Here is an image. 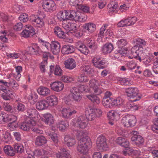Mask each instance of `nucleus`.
<instances>
[{
  "label": "nucleus",
  "instance_id": "f257e3e1",
  "mask_svg": "<svg viewBox=\"0 0 158 158\" xmlns=\"http://www.w3.org/2000/svg\"><path fill=\"white\" fill-rule=\"evenodd\" d=\"M73 129L76 132V135L79 140V143H81L83 141H87L86 138L84 136V133L82 131H78V129H76L80 128L85 129L88 127V122L85 118L82 116L76 117L73 121Z\"/></svg>",
  "mask_w": 158,
  "mask_h": 158
},
{
  "label": "nucleus",
  "instance_id": "f03ea898",
  "mask_svg": "<svg viewBox=\"0 0 158 158\" xmlns=\"http://www.w3.org/2000/svg\"><path fill=\"white\" fill-rule=\"evenodd\" d=\"M145 49L139 45L134 46L131 49L132 55L133 57L139 60L140 62H142L145 54H146Z\"/></svg>",
  "mask_w": 158,
  "mask_h": 158
},
{
  "label": "nucleus",
  "instance_id": "7ed1b4c3",
  "mask_svg": "<svg viewBox=\"0 0 158 158\" xmlns=\"http://www.w3.org/2000/svg\"><path fill=\"white\" fill-rule=\"evenodd\" d=\"M127 96L130 98L134 99L133 102L139 100L141 98V95L139 93V90L136 87H130L126 89Z\"/></svg>",
  "mask_w": 158,
  "mask_h": 158
},
{
  "label": "nucleus",
  "instance_id": "20e7f679",
  "mask_svg": "<svg viewBox=\"0 0 158 158\" xmlns=\"http://www.w3.org/2000/svg\"><path fill=\"white\" fill-rule=\"evenodd\" d=\"M89 85L94 91V93L97 95H100L102 93V91L100 88L99 81L96 79L93 78L89 81Z\"/></svg>",
  "mask_w": 158,
  "mask_h": 158
},
{
  "label": "nucleus",
  "instance_id": "39448f33",
  "mask_svg": "<svg viewBox=\"0 0 158 158\" xmlns=\"http://www.w3.org/2000/svg\"><path fill=\"white\" fill-rule=\"evenodd\" d=\"M42 7L48 12H52L56 8L55 3L52 0H44L42 2Z\"/></svg>",
  "mask_w": 158,
  "mask_h": 158
},
{
  "label": "nucleus",
  "instance_id": "423d86ee",
  "mask_svg": "<svg viewBox=\"0 0 158 158\" xmlns=\"http://www.w3.org/2000/svg\"><path fill=\"white\" fill-rule=\"evenodd\" d=\"M35 124V122L33 119L27 118L24 122L21 123L20 128L24 131H27L31 129L32 127H34Z\"/></svg>",
  "mask_w": 158,
  "mask_h": 158
},
{
  "label": "nucleus",
  "instance_id": "0eeeda50",
  "mask_svg": "<svg viewBox=\"0 0 158 158\" xmlns=\"http://www.w3.org/2000/svg\"><path fill=\"white\" fill-rule=\"evenodd\" d=\"M70 95L73 100L77 102H79L82 98V95L79 91L77 88L73 87L70 89Z\"/></svg>",
  "mask_w": 158,
  "mask_h": 158
},
{
  "label": "nucleus",
  "instance_id": "6e6552de",
  "mask_svg": "<svg viewBox=\"0 0 158 158\" xmlns=\"http://www.w3.org/2000/svg\"><path fill=\"white\" fill-rule=\"evenodd\" d=\"M90 144L87 141H83L81 143H78V145L77 147V151L81 154H86L88 152Z\"/></svg>",
  "mask_w": 158,
  "mask_h": 158
},
{
  "label": "nucleus",
  "instance_id": "1a4fd4ad",
  "mask_svg": "<svg viewBox=\"0 0 158 158\" xmlns=\"http://www.w3.org/2000/svg\"><path fill=\"white\" fill-rule=\"evenodd\" d=\"M97 148L99 150H106L107 148L106 139L105 136L100 135L96 141Z\"/></svg>",
  "mask_w": 158,
  "mask_h": 158
},
{
  "label": "nucleus",
  "instance_id": "9d476101",
  "mask_svg": "<svg viewBox=\"0 0 158 158\" xmlns=\"http://www.w3.org/2000/svg\"><path fill=\"white\" fill-rule=\"evenodd\" d=\"M101 57L99 56H96L94 57L92 60V62L96 67L100 69H103L105 62L104 60H101Z\"/></svg>",
  "mask_w": 158,
  "mask_h": 158
},
{
  "label": "nucleus",
  "instance_id": "9b49d317",
  "mask_svg": "<svg viewBox=\"0 0 158 158\" xmlns=\"http://www.w3.org/2000/svg\"><path fill=\"white\" fill-rule=\"evenodd\" d=\"M34 29L33 27L29 25L25 26V29L21 33V35L25 38L33 35L34 34Z\"/></svg>",
  "mask_w": 158,
  "mask_h": 158
},
{
  "label": "nucleus",
  "instance_id": "f8f14e48",
  "mask_svg": "<svg viewBox=\"0 0 158 158\" xmlns=\"http://www.w3.org/2000/svg\"><path fill=\"white\" fill-rule=\"evenodd\" d=\"M107 26V25L105 24L100 29V32L98 34V37L102 38L103 37L104 34L105 36H106V38H109L112 35V32L111 30L109 29H107L104 33V31H105Z\"/></svg>",
  "mask_w": 158,
  "mask_h": 158
},
{
  "label": "nucleus",
  "instance_id": "ddd939ff",
  "mask_svg": "<svg viewBox=\"0 0 158 158\" xmlns=\"http://www.w3.org/2000/svg\"><path fill=\"white\" fill-rule=\"evenodd\" d=\"M8 81V82L4 81L3 80H0V83H3L4 85L7 87L11 86L14 90L18 89L19 85L13 79L10 78Z\"/></svg>",
  "mask_w": 158,
  "mask_h": 158
},
{
  "label": "nucleus",
  "instance_id": "4468645a",
  "mask_svg": "<svg viewBox=\"0 0 158 158\" xmlns=\"http://www.w3.org/2000/svg\"><path fill=\"white\" fill-rule=\"evenodd\" d=\"M60 45L59 43L56 41L51 42L50 50L55 55L57 54L60 49Z\"/></svg>",
  "mask_w": 158,
  "mask_h": 158
},
{
  "label": "nucleus",
  "instance_id": "2eb2a0df",
  "mask_svg": "<svg viewBox=\"0 0 158 158\" xmlns=\"http://www.w3.org/2000/svg\"><path fill=\"white\" fill-rule=\"evenodd\" d=\"M51 89L56 92L62 90L64 88L63 84L60 81H55L50 84Z\"/></svg>",
  "mask_w": 158,
  "mask_h": 158
},
{
  "label": "nucleus",
  "instance_id": "dca6fc26",
  "mask_svg": "<svg viewBox=\"0 0 158 158\" xmlns=\"http://www.w3.org/2000/svg\"><path fill=\"white\" fill-rule=\"evenodd\" d=\"M60 152H58L56 154L57 158H68L70 157L69 151L64 148H61Z\"/></svg>",
  "mask_w": 158,
  "mask_h": 158
},
{
  "label": "nucleus",
  "instance_id": "f3484780",
  "mask_svg": "<svg viewBox=\"0 0 158 158\" xmlns=\"http://www.w3.org/2000/svg\"><path fill=\"white\" fill-rule=\"evenodd\" d=\"M15 120L16 116L15 115L8 116V114L4 112L0 113V121L3 122H9L11 119Z\"/></svg>",
  "mask_w": 158,
  "mask_h": 158
},
{
  "label": "nucleus",
  "instance_id": "a211bd4d",
  "mask_svg": "<svg viewBox=\"0 0 158 158\" xmlns=\"http://www.w3.org/2000/svg\"><path fill=\"white\" fill-rule=\"evenodd\" d=\"M31 23L34 26L38 27H42L44 25L43 19L37 16L32 20Z\"/></svg>",
  "mask_w": 158,
  "mask_h": 158
},
{
  "label": "nucleus",
  "instance_id": "6ab92c4d",
  "mask_svg": "<svg viewBox=\"0 0 158 158\" xmlns=\"http://www.w3.org/2000/svg\"><path fill=\"white\" fill-rule=\"evenodd\" d=\"M65 144L68 147H72L76 144V140L74 137L69 135H66L64 138Z\"/></svg>",
  "mask_w": 158,
  "mask_h": 158
},
{
  "label": "nucleus",
  "instance_id": "aec40b11",
  "mask_svg": "<svg viewBox=\"0 0 158 158\" xmlns=\"http://www.w3.org/2000/svg\"><path fill=\"white\" fill-rule=\"evenodd\" d=\"M28 48L29 52L32 54H39L41 50L40 47L36 44H31Z\"/></svg>",
  "mask_w": 158,
  "mask_h": 158
},
{
  "label": "nucleus",
  "instance_id": "412c9836",
  "mask_svg": "<svg viewBox=\"0 0 158 158\" xmlns=\"http://www.w3.org/2000/svg\"><path fill=\"white\" fill-rule=\"evenodd\" d=\"M114 47L113 45L110 43H106L104 44L102 48V52L104 54L110 53L113 50Z\"/></svg>",
  "mask_w": 158,
  "mask_h": 158
},
{
  "label": "nucleus",
  "instance_id": "4be33fe9",
  "mask_svg": "<svg viewBox=\"0 0 158 158\" xmlns=\"http://www.w3.org/2000/svg\"><path fill=\"white\" fill-rule=\"evenodd\" d=\"M38 94L40 95L45 97L49 95L50 94V89L45 87L41 86L37 90Z\"/></svg>",
  "mask_w": 158,
  "mask_h": 158
},
{
  "label": "nucleus",
  "instance_id": "5701e85b",
  "mask_svg": "<svg viewBox=\"0 0 158 158\" xmlns=\"http://www.w3.org/2000/svg\"><path fill=\"white\" fill-rule=\"evenodd\" d=\"M77 49L81 53L85 55H87L89 51L86 46L81 42L77 43Z\"/></svg>",
  "mask_w": 158,
  "mask_h": 158
},
{
  "label": "nucleus",
  "instance_id": "b1692460",
  "mask_svg": "<svg viewBox=\"0 0 158 158\" xmlns=\"http://www.w3.org/2000/svg\"><path fill=\"white\" fill-rule=\"evenodd\" d=\"M85 113L88 120L90 121L94 120L97 117L93 109H89L85 111Z\"/></svg>",
  "mask_w": 158,
  "mask_h": 158
},
{
  "label": "nucleus",
  "instance_id": "393cba45",
  "mask_svg": "<svg viewBox=\"0 0 158 158\" xmlns=\"http://www.w3.org/2000/svg\"><path fill=\"white\" fill-rule=\"evenodd\" d=\"M75 51L74 46L73 45H65L62 48L61 52L63 54H68L73 52Z\"/></svg>",
  "mask_w": 158,
  "mask_h": 158
},
{
  "label": "nucleus",
  "instance_id": "a878e982",
  "mask_svg": "<svg viewBox=\"0 0 158 158\" xmlns=\"http://www.w3.org/2000/svg\"><path fill=\"white\" fill-rule=\"evenodd\" d=\"M55 34L58 37L61 39L66 38V34L62 29L58 27H56L54 29Z\"/></svg>",
  "mask_w": 158,
  "mask_h": 158
},
{
  "label": "nucleus",
  "instance_id": "bb28decb",
  "mask_svg": "<svg viewBox=\"0 0 158 158\" xmlns=\"http://www.w3.org/2000/svg\"><path fill=\"white\" fill-rule=\"evenodd\" d=\"M67 10L61 11L57 14L58 19L60 21H62V24L66 22L67 20Z\"/></svg>",
  "mask_w": 158,
  "mask_h": 158
},
{
  "label": "nucleus",
  "instance_id": "cd10ccee",
  "mask_svg": "<svg viewBox=\"0 0 158 158\" xmlns=\"http://www.w3.org/2000/svg\"><path fill=\"white\" fill-rule=\"evenodd\" d=\"M47 101L49 106H52L57 104L58 99L55 95H52L47 97Z\"/></svg>",
  "mask_w": 158,
  "mask_h": 158
},
{
  "label": "nucleus",
  "instance_id": "c85d7f7f",
  "mask_svg": "<svg viewBox=\"0 0 158 158\" xmlns=\"http://www.w3.org/2000/svg\"><path fill=\"white\" fill-rule=\"evenodd\" d=\"M46 138L42 135L37 136L35 140V144L38 146H41L47 143Z\"/></svg>",
  "mask_w": 158,
  "mask_h": 158
},
{
  "label": "nucleus",
  "instance_id": "c756f323",
  "mask_svg": "<svg viewBox=\"0 0 158 158\" xmlns=\"http://www.w3.org/2000/svg\"><path fill=\"white\" fill-rule=\"evenodd\" d=\"M96 26L95 24L91 23L85 24L84 26L85 31L89 33H92L96 30Z\"/></svg>",
  "mask_w": 158,
  "mask_h": 158
},
{
  "label": "nucleus",
  "instance_id": "7c9ffc66",
  "mask_svg": "<svg viewBox=\"0 0 158 158\" xmlns=\"http://www.w3.org/2000/svg\"><path fill=\"white\" fill-rule=\"evenodd\" d=\"M108 116L112 120H118L120 118V112L117 111L111 110L108 113Z\"/></svg>",
  "mask_w": 158,
  "mask_h": 158
},
{
  "label": "nucleus",
  "instance_id": "2f4dec72",
  "mask_svg": "<svg viewBox=\"0 0 158 158\" xmlns=\"http://www.w3.org/2000/svg\"><path fill=\"white\" fill-rule=\"evenodd\" d=\"M3 150L5 154L9 156H12L15 154L13 148L10 145H6L3 148Z\"/></svg>",
  "mask_w": 158,
  "mask_h": 158
},
{
  "label": "nucleus",
  "instance_id": "473e14b6",
  "mask_svg": "<svg viewBox=\"0 0 158 158\" xmlns=\"http://www.w3.org/2000/svg\"><path fill=\"white\" fill-rule=\"evenodd\" d=\"M65 67L69 69H72L76 67L74 60L73 59H69L64 63Z\"/></svg>",
  "mask_w": 158,
  "mask_h": 158
},
{
  "label": "nucleus",
  "instance_id": "72a5a7b5",
  "mask_svg": "<svg viewBox=\"0 0 158 158\" xmlns=\"http://www.w3.org/2000/svg\"><path fill=\"white\" fill-rule=\"evenodd\" d=\"M127 51V48L124 49V50H120V49H118L114 52V54L113 56V58L114 59H118L120 56H123L126 54V52Z\"/></svg>",
  "mask_w": 158,
  "mask_h": 158
},
{
  "label": "nucleus",
  "instance_id": "f704fd0d",
  "mask_svg": "<svg viewBox=\"0 0 158 158\" xmlns=\"http://www.w3.org/2000/svg\"><path fill=\"white\" fill-rule=\"evenodd\" d=\"M131 140L134 141L137 145L141 144L144 143L143 138L139 135H134L131 138Z\"/></svg>",
  "mask_w": 158,
  "mask_h": 158
},
{
  "label": "nucleus",
  "instance_id": "c9c22d12",
  "mask_svg": "<svg viewBox=\"0 0 158 158\" xmlns=\"http://www.w3.org/2000/svg\"><path fill=\"white\" fill-rule=\"evenodd\" d=\"M48 106L47 101L45 100H42L37 102L36 104V107L39 110H43Z\"/></svg>",
  "mask_w": 158,
  "mask_h": 158
},
{
  "label": "nucleus",
  "instance_id": "e433bc0d",
  "mask_svg": "<svg viewBox=\"0 0 158 158\" xmlns=\"http://www.w3.org/2000/svg\"><path fill=\"white\" fill-rule=\"evenodd\" d=\"M62 27L65 29L69 31H75L76 29V25L74 23L68 22L67 24L64 23L62 24Z\"/></svg>",
  "mask_w": 158,
  "mask_h": 158
},
{
  "label": "nucleus",
  "instance_id": "4c0bfd02",
  "mask_svg": "<svg viewBox=\"0 0 158 158\" xmlns=\"http://www.w3.org/2000/svg\"><path fill=\"white\" fill-rule=\"evenodd\" d=\"M113 98H103L102 103L106 108H110L113 106Z\"/></svg>",
  "mask_w": 158,
  "mask_h": 158
},
{
  "label": "nucleus",
  "instance_id": "58836bf2",
  "mask_svg": "<svg viewBox=\"0 0 158 158\" xmlns=\"http://www.w3.org/2000/svg\"><path fill=\"white\" fill-rule=\"evenodd\" d=\"M45 122L48 125L52 124L54 122L53 116L49 113H47L44 115Z\"/></svg>",
  "mask_w": 158,
  "mask_h": 158
},
{
  "label": "nucleus",
  "instance_id": "ea45409f",
  "mask_svg": "<svg viewBox=\"0 0 158 158\" xmlns=\"http://www.w3.org/2000/svg\"><path fill=\"white\" fill-rule=\"evenodd\" d=\"M69 126L68 122L67 121H61L57 124V127L59 130L63 131L67 128Z\"/></svg>",
  "mask_w": 158,
  "mask_h": 158
},
{
  "label": "nucleus",
  "instance_id": "a19ab883",
  "mask_svg": "<svg viewBox=\"0 0 158 158\" xmlns=\"http://www.w3.org/2000/svg\"><path fill=\"white\" fill-rule=\"evenodd\" d=\"M87 19V16L83 13H81L80 12H77V14L75 21L79 22H84Z\"/></svg>",
  "mask_w": 158,
  "mask_h": 158
},
{
  "label": "nucleus",
  "instance_id": "79ce46f5",
  "mask_svg": "<svg viewBox=\"0 0 158 158\" xmlns=\"http://www.w3.org/2000/svg\"><path fill=\"white\" fill-rule=\"evenodd\" d=\"M13 146L15 153L17 152L21 153L24 152L23 145L17 143L14 144Z\"/></svg>",
  "mask_w": 158,
  "mask_h": 158
},
{
  "label": "nucleus",
  "instance_id": "37998d69",
  "mask_svg": "<svg viewBox=\"0 0 158 158\" xmlns=\"http://www.w3.org/2000/svg\"><path fill=\"white\" fill-rule=\"evenodd\" d=\"M87 45L90 48L93 50L96 49L98 47L97 43L93 38H90L88 40Z\"/></svg>",
  "mask_w": 158,
  "mask_h": 158
},
{
  "label": "nucleus",
  "instance_id": "c03bdc74",
  "mask_svg": "<svg viewBox=\"0 0 158 158\" xmlns=\"http://www.w3.org/2000/svg\"><path fill=\"white\" fill-rule=\"evenodd\" d=\"M127 44V42L126 39H121L118 40L117 43V44L118 47V49H120V50H124V49H126V48H123V47L126 46Z\"/></svg>",
  "mask_w": 158,
  "mask_h": 158
},
{
  "label": "nucleus",
  "instance_id": "a18cd8bd",
  "mask_svg": "<svg viewBox=\"0 0 158 158\" xmlns=\"http://www.w3.org/2000/svg\"><path fill=\"white\" fill-rule=\"evenodd\" d=\"M14 119H11V122L8 124L7 127L8 129L10 131H13L15 130V129L18 126V123L16 122L17 117H16V119L15 120Z\"/></svg>",
  "mask_w": 158,
  "mask_h": 158
},
{
  "label": "nucleus",
  "instance_id": "49530a36",
  "mask_svg": "<svg viewBox=\"0 0 158 158\" xmlns=\"http://www.w3.org/2000/svg\"><path fill=\"white\" fill-rule=\"evenodd\" d=\"M46 134L47 135L50 136L51 139L55 143H57L58 141V137L56 133H53L50 131H47Z\"/></svg>",
  "mask_w": 158,
  "mask_h": 158
},
{
  "label": "nucleus",
  "instance_id": "de8ad7c7",
  "mask_svg": "<svg viewBox=\"0 0 158 158\" xmlns=\"http://www.w3.org/2000/svg\"><path fill=\"white\" fill-rule=\"evenodd\" d=\"M77 12L73 10H67V20H75Z\"/></svg>",
  "mask_w": 158,
  "mask_h": 158
},
{
  "label": "nucleus",
  "instance_id": "09e8293b",
  "mask_svg": "<svg viewBox=\"0 0 158 158\" xmlns=\"http://www.w3.org/2000/svg\"><path fill=\"white\" fill-rule=\"evenodd\" d=\"M37 110L35 109H29L27 110L26 116L28 117L27 118H33L35 117V115L37 114Z\"/></svg>",
  "mask_w": 158,
  "mask_h": 158
},
{
  "label": "nucleus",
  "instance_id": "8fccbe9b",
  "mask_svg": "<svg viewBox=\"0 0 158 158\" xmlns=\"http://www.w3.org/2000/svg\"><path fill=\"white\" fill-rule=\"evenodd\" d=\"M113 106H121L124 104V100L121 97H118L116 99L113 98Z\"/></svg>",
  "mask_w": 158,
  "mask_h": 158
},
{
  "label": "nucleus",
  "instance_id": "3c124183",
  "mask_svg": "<svg viewBox=\"0 0 158 158\" xmlns=\"http://www.w3.org/2000/svg\"><path fill=\"white\" fill-rule=\"evenodd\" d=\"M81 70L82 73L87 75L90 74L92 72V69L89 65L83 66L81 68Z\"/></svg>",
  "mask_w": 158,
  "mask_h": 158
},
{
  "label": "nucleus",
  "instance_id": "603ef678",
  "mask_svg": "<svg viewBox=\"0 0 158 158\" xmlns=\"http://www.w3.org/2000/svg\"><path fill=\"white\" fill-rule=\"evenodd\" d=\"M129 120L128 115H126L123 117L121 123L124 127L127 128L131 127Z\"/></svg>",
  "mask_w": 158,
  "mask_h": 158
},
{
  "label": "nucleus",
  "instance_id": "864d4df0",
  "mask_svg": "<svg viewBox=\"0 0 158 158\" xmlns=\"http://www.w3.org/2000/svg\"><path fill=\"white\" fill-rule=\"evenodd\" d=\"M12 94L10 92V90H8V91L4 92L2 95L3 99L6 100H10L11 98Z\"/></svg>",
  "mask_w": 158,
  "mask_h": 158
},
{
  "label": "nucleus",
  "instance_id": "5fc2aeb1",
  "mask_svg": "<svg viewBox=\"0 0 158 158\" xmlns=\"http://www.w3.org/2000/svg\"><path fill=\"white\" fill-rule=\"evenodd\" d=\"M83 2V0H70L69 4L71 6H75L77 8L78 6L81 4Z\"/></svg>",
  "mask_w": 158,
  "mask_h": 158
},
{
  "label": "nucleus",
  "instance_id": "6e6d98bb",
  "mask_svg": "<svg viewBox=\"0 0 158 158\" xmlns=\"http://www.w3.org/2000/svg\"><path fill=\"white\" fill-rule=\"evenodd\" d=\"M87 98L94 104H98L100 103V99L98 98L93 95H89Z\"/></svg>",
  "mask_w": 158,
  "mask_h": 158
},
{
  "label": "nucleus",
  "instance_id": "4d7b16f0",
  "mask_svg": "<svg viewBox=\"0 0 158 158\" xmlns=\"http://www.w3.org/2000/svg\"><path fill=\"white\" fill-rule=\"evenodd\" d=\"M137 19L135 17H129L126 19L127 26L133 25L137 21Z\"/></svg>",
  "mask_w": 158,
  "mask_h": 158
},
{
  "label": "nucleus",
  "instance_id": "13d9d810",
  "mask_svg": "<svg viewBox=\"0 0 158 158\" xmlns=\"http://www.w3.org/2000/svg\"><path fill=\"white\" fill-rule=\"evenodd\" d=\"M128 118L131 127H132L135 125L136 123V118L134 115H129Z\"/></svg>",
  "mask_w": 158,
  "mask_h": 158
},
{
  "label": "nucleus",
  "instance_id": "bf43d9fd",
  "mask_svg": "<svg viewBox=\"0 0 158 158\" xmlns=\"http://www.w3.org/2000/svg\"><path fill=\"white\" fill-rule=\"evenodd\" d=\"M119 81L122 84L125 85H130L131 84L132 82L128 78H121L119 79Z\"/></svg>",
  "mask_w": 158,
  "mask_h": 158
},
{
  "label": "nucleus",
  "instance_id": "052dcab7",
  "mask_svg": "<svg viewBox=\"0 0 158 158\" xmlns=\"http://www.w3.org/2000/svg\"><path fill=\"white\" fill-rule=\"evenodd\" d=\"M85 74H80L78 77L77 80L80 82H86L89 79H87V77L85 75Z\"/></svg>",
  "mask_w": 158,
  "mask_h": 158
},
{
  "label": "nucleus",
  "instance_id": "680f3d73",
  "mask_svg": "<svg viewBox=\"0 0 158 158\" xmlns=\"http://www.w3.org/2000/svg\"><path fill=\"white\" fill-rule=\"evenodd\" d=\"M126 65L129 69L132 70L135 68L136 64L134 61H131L127 62Z\"/></svg>",
  "mask_w": 158,
  "mask_h": 158
},
{
  "label": "nucleus",
  "instance_id": "e2e57ef3",
  "mask_svg": "<svg viewBox=\"0 0 158 158\" xmlns=\"http://www.w3.org/2000/svg\"><path fill=\"white\" fill-rule=\"evenodd\" d=\"M40 41L44 49L45 48L48 50H50L51 44L49 43L44 42L42 40H41Z\"/></svg>",
  "mask_w": 158,
  "mask_h": 158
},
{
  "label": "nucleus",
  "instance_id": "0e129e2a",
  "mask_svg": "<svg viewBox=\"0 0 158 158\" xmlns=\"http://www.w3.org/2000/svg\"><path fill=\"white\" fill-rule=\"evenodd\" d=\"M77 8L79 9L81 11L85 13L89 12V7L87 6L81 5V4L78 6V7Z\"/></svg>",
  "mask_w": 158,
  "mask_h": 158
},
{
  "label": "nucleus",
  "instance_id": "69168bd1",
  "mask_svg": "<svg viewBox=\"0 0 158 158\" xmlns=\"http://www.w3.org/2000/svg\"><path fill=\"white\" fill-rule=\"evenodd\" d=\"M70 111V108L67 109L64 108L61 111L62 116L66 118H69V112Z\"/></svg>",
  "mask_w": 158,
  "mask_h": 158
},
{
  "label": "nucleus",
  "instance_id": "338daca9",
  "mask_svg": "<svg viewBox=\"0 0 158 158\" xmlns=\"http://www.w3.org/2000/svg\"><path fill=\"white\" fill-rule=\"evenodd\" d=\"M60 80L66 83H69L73 81V79L72 77L65 75L61 77Z\"/></svg>",
  "mask_w": 158,
  "mask_h": 158
},
{
  "label": "nucleus",
  "instance_id": "774afa93",
  "mask_svg": "<svg viewBox=\"0 0 158 158\" xmlns=\"http://www.w3.org/2000/svg\"><path fill=\"white\" fill-rule=\"evenodd\" d=\"M19 19L21 21L23 22H25L28 20V15L25 13L21 14L19 17Z\"/></svg>",
  "mask_w": 158,
  "mask_h": 158
}]
</instances>
